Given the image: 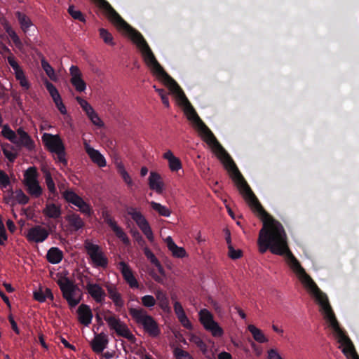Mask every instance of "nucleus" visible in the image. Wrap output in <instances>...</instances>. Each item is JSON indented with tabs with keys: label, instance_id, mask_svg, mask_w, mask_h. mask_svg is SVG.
Instances as JSON below:
<instances>
[{
	"label": "nucleus",
	"instance_id": "1",
	"mask_svg": "<svg viewBox=\"0 0 359 359\" xmlns=\"http://www.w3.org/2000/svg\"><path fill=\"white\" fill-rule=\"evenodd\" d=\"M240 194L252 210L257 214L263 222V226L259 232L257 239L259 252L264 254L269 250L274 255L285 256L291 269L297 275L302 283L315 298L317 304L320 305L325 319L333 330L338 342L343 346L342 353L346 357L351 356L353 359H359V355L356 353L352 341L346 334L345 331L340 327L327 295L319 289L290 250L287 235L281 223L276 220L264 209L250 186Z\"/></svg>",
	"mask_w": 359,
	"mask_h": 359
},
{
	"label": "nucleus",
	"instance_id": "2",
	"mask_svg": "<svg viewBox=\"0 0 359 359\" xmlns=\"http://www.w3.org/2000/svg\"><path fill=\"white\" fill-rule=\"evenodd\" d=\"M168 88L172 93L175 95L177 98L181 102V104L184 106V111L187 118L192 121L203 140L212 147L217 157L224 164L225 168L228 170L231 177L235 182L239 192L249 187L231 156L218 142L210 128L200 118L178 83L175 82Z\"/></svg>",
	"mask_w": 359,
	"mask_h": 359
},
{
	"label": "nucleus",
	"instance_id": "3",
	"mask_svg": "<svg viewBox=\"0 0 359 359\" xmlns=\"http://www.w3.org/2000/svg\"><path fill=\"white\" fill-rule=\"evenodd\" d=\"M168 88L172 93L175 95L177 98L181 102V104L184 106V111L187 118L192 121L203 140L212 147L217 157L224 164L225 168L228 170L231 177L235 182L239 192L249 187L231 156L218 142L210 128L200 118L178 83L175 82Z\"/></svg>",
	"mask_w": 359,
	"mask_h": 359
},
{
	"label": "nucleus",
	"instance_id": "4",
	"mask_svg": "<svg viewBox=\"0 0 359 359\" xmlns=\"http://www.w3.org/2000/svg\"><path fill=\"white\" fill-rule=\"evenodd\" d=\"M103 11L108 20L120 31L128 34L131 40L140 48L144 61L154 74L161 79L168 88L176 81L164 70L156 60L142 34L128 25L106 0H93Z\"/></svg>",
	"mask_w": 359,
	"mask_h": 359
},
{
	"label": "nucleus",
	"instance_id": "5",
	"mask_svg": "<svg viewBox=\"0 0 359 359\" xmlns=\"http://www.w3.org/2000/svg\"><path fill=\"white\" fill-rule=\"evenodd\" d=\"M129 313L138 324L143 326L144 330L152 337H158L161 330L154 318L147 313L142 309L130 308Z\"/></svg>",
	"mask_w": 359,
	"mask_h": 359
},
{
	"label": "nucleus",
	"instance_id": "6",
	"mask_svg": "<svg viewBox=\"0 0 359 359\" xmlns=\"http://www.w3.org/2000/svg\"><path fill=\"white\" fill-rule=\"evenodd\" d=\"M57 284L62 293V297L66 299L71 308L75 307L81 300V294L76 297L77 292H80L79 287L69 278L64 276L57 280Z\"/></svg>",
	"mask_w": 359,
	"mask_h": 359
},
{
	"label": "nucleus",
	"instance_id": "7",
	"mask_svg": "<svg viewBox=\"0 0 359 359\" xmlns=\"http://www.w3.org/2000/svg\"><path fill=\"white\" fill-rule=\"evenodd\" d=\"M38 171L35 166L27 168L24 173V184L29 195L39 198L43 194V189L38 181Z\"/></svg>",
	"mask_w": 359,
	"mask_h": 359
},
{
	"label": "nucleus",
	"instance_id": "8",
	"mask_svg": "<svg viewBox=\"0 0 359 359\" xmlns=\"http://www.w3.org/2000/svg\"><path fill=\"white\" fill-rule=\"evenodd\" d=\"M198 316L200 323L213 337H220L224 334L223 329L214 320L213 315L208 309H201Z\"/></svg>",
	"mask_w": 359,
	"mask_h": 359
},
{
	"label": "nucleus",
	"instance_id": "9",
	"mask_svg": "<svg viewBox=\"0 0 359 359\" xmlns=\"http://www.w3.org/2000/svg\"><path fill=\"white\" fill-rule=\"evenodd\" d=\"M85 249L95 266L106 268L108 266V259L98 245L86 241Z\"/></svg>",
	"mask_w": 359,
	"mask_h": 359
},
{
	"label": "nucleus",
	"instance_id": "10",
	"mask_svg": "<svg viewBox=\"0 0 359 359\" xmlns=\"http://www.w3.org/2000/svg\"><path fill=\"white\" fill-rule=\"evenodd\" d=\"M127 213L135 222L136 224L141 229L147 239L149 241H152L154 240L153 232L145 217L140 211H137L135 208L133 207H128L127 208Z\"/></svg>",
	"mask_w": 359,
	"mask_h": 359
},
{
	"label": "nucleus",
	"instance_id": "11",
	"mask_svg": "<svg viewBox=\"0 0 359 359\" xmlns=\"http://www.w3.org/2000/svg\"><path fill=\"white\" fill-rule=\"evenodd\" d=\"M102 217L106 223L114 232L115 235L125 245L130 244V239L124 232V231L117 224L115 219L111 217V213L107 210L102 211Z\"/></svg>",
	"mask_w": 359,
	"mask_h": 359
},
{
	"label": "nucleus",
	"instance_id": "12",
	"mask_svg": "<svg viewBox=\"0 0 359 359\" xmlns=\"http://www.w3.org/2000/svg\"><path fill=\"white\" fill-rule=\"evenodd\" d=\"M107 313L104 316V319L107 323L110 330L114 331L118 336L122 337L128 329V325L121 321L118 317L113 314L111 311L108 310Z\"/></svg>",
	"mask_w": 359,
	"mask_h": 359
},
{
	"label": "nucleus",
	"instance_id": "13",
	"mask_svg": "<svg viewBox=\"0 0 359 359\" xmlns=\"http://www.w3.org/2000/svg\"><path fill=\"white\" fill-rule=\"evenodd\" d=\"M44 145L51 153L62 152L65 149L62 139L58 135L44 133L42 136Z\"/></svg>",
	"mask_w": 359,
	"mask_h": 359
},
{
	"label": "nucleus",
	"instance_id": "14",
	"mask_svg": "<svg viewBox=\"0 0 359 359\" xmlns=\"http://www.w3.org/2000/svg\"><path fill=\"white\" fill-rule=\"evenodd\" d=\"M16 133L17 137L14 142L16 146L24 147L29 151H32L35 149L34 141L22 127L18 128Z\"/></svg>",
	"mask_w": 359,
	"mask_h": 359
},
{
	"label": "nucleus",
	"instance_id": "15",
	"mask_svg": "<svg viewBox=\"0 0 359 359\" xmlns=\"http://www.w3.org/2000/svg\"><path fill=\"white\" fill-rule=\"evenodd\" d=\"M49 235L47 229L40 225H36L30 228L26 235L27 239L30 242H43Z\"/></svg>",
	"mask_w": 359,
	"mask_h": 359
},
{
	"label": "nucleus",
	"instance_id": "16",
	"mask_svg": "<svg viewBox=\"0 0 359 359\" xmlns=\"http://www.w3.org/2000/svg\"><path fill=\"white\" fill-rule=\"evenodd\" d=\"M118 265V269L123 276V278L129 286L131 288H138L139 283L130 266L123 261L120 262Z\"/></svg>",
	"mask_w": 359,
	"mask_h": 359
},
{
	"label": "nucleus",
	"instance_id": "17",
	"mask_svg": "<svg viewBox=\"0 0 359 359\" xmlns=\"http://www.w3.org/2000/svg\"><path fill=\"white\" fill-rule=\"evenodd\" d=\"M109 343L107 335L104 332L96 334L90 343L92 350L97 353H102Z\"/></svg>",
	"mask_w": 359,
	"mask_h": 359
},
{
	"label": "nucleus",
	"instance_id": "18",
	"mask_svg": "<svg viewBox=\"0 0 359 359\" xmlns=\"http://www.w3.org/2000/svg\"><path fill=\"white\" fill-rule=\"evenodd\" d=\"M86 288L92 297V298L97 303H102L106 296L104 290L97 283H88Z\"/></svg>",
	"mask_w": 359,
	"mask_h": 359
},
{
	"label": "nucleus",
	"instance_id": "19",
	"mask_svg": "<svg viewBox=\"0 0 359 359\" xmlns=\"http://www.w3.org/2000/svg\"><path fill=\"white\" fill-rule=\"evenodd\" d=\"M85 150L94 163L100 168L106 166V160L98 150L90 147L88 143H85Z\"/></svg>",
	"mask_w": 359,
	"mask_h": 359
},
{
	"label": "nucleus",
	"instance_id": "20",
	"mask_svg": "<svg viewBox=\"0 0 359 359\" xmlns=\"http://www.w3.org/2000/svg\"><path fill=\"white\" fill-rule=\"evenodd\" d=\"M77 313L79 315V321L81 324L88 326L91 323L93 316L88 305L84 304H81L78 308Z\"/></svg>",
	"mask_w": 359,
	"mask_h": 359
},
{
	"label": "nucleus",
	"instance_id": "21",
	"mask_svg": "<svg viewBox=\"0 0 359 359\" xmlns=\"http://www.w3.org/2000/svg\"><path fill=\"white\" fill-rule=\"evenodd\" d=\"M149 185L151 189L154 190L158 194L163 191V182L159 174L155 172H151L149 177Z\"/></svg>",
	"mask_w": 359,
	"mask_h": 359
},
{
	"label": "nucleus",
	"instance_id": "22",
	"mask_svg": "<svg viewBox=\"0 0 359 359\" xmlns=\"http://www.w3.org/2000/svg\"><path fill=\"white\" fill-rule=\"evenodd\" d=\"M107 290L109 294V297L113 301L117 309H121L124 305V301L122 299L121 294L117 291L114 285L107 286Z\"/></svg>",
	"mask_w": 359,
	"mask_h": 359
},
{
	"label": "nucleus",
	"instance_id": "23",
	"mask_svg": "<svg viewBox=\"0 0 359 359\" xmlns=\"http://www.w3.org/2000/svg\"><path fill=\"white\" fill-rule=\"evenodd\" d=\"M66 219L72 230L74 231H77L79 229H83L85 226V223L83 219L76 213L69 214L67 215Z\"/></svg>",
	"mask_w": 359,
	"mask_h": 359
},
{
	"label": "nucleus",
	"instance_id": "24",
	"mask_svg": "<svg viewBox=\"0 0 359 359\" xmlns=\"http://www.w3.org/2000/svg\"><path fill=\"white\" fill-rule=\"evenodd\" d=\"M63 258V252L57 247L50 248L46 254V259L48 262L56 264L60 263Z\"/></svg>",
	"mask_w": 359,
	"mask_h": 359
},
{
	"label": "nucleus",
	"instance_id": "25",
	"mask_svg": "<svg viewBox=\"0 0 359 359\" xmlns=\"http://www.w3.org/2000/svg\"><path fill=\"white\" fill-rule=\"evenodd\" d=\"M166 243L168 248L172 252V255L174 257L177 258H182L186 256L185 250L182 247L177 246L170 236H168L166 238Z\"/></svg>",
	"mask_w": 359,
	"mask_h": 359
},
{
	"label": "nucleus",
	"instance_id": "26",
	"mask_svg": "<svg viewBox=\"0 0 359 359\" xmlns=\"http://www.w3.org/2000/svg\"><path fill=\"white\" fill-rule=\"evenodd\" d=\"M43 214L49 218L57 219L60 217L62 215L60 206L55 203L46 204L45 208L43 210Z\"/></svg>",
	"mask_w": 359,
	"mask_h": 359
},
{
	"label": "nucleus",
	"instance_id": "27",
	"mask_svg": "<svg viewBox=\"0 0 359 359\" xmlns=\"http://www.w3.org/2000/svg\"><path fill=\"white\" fill-rule=\"evenodd\" d=\"M155 295L156 300L158 302L159 306L164 311H170V306H169V299L168 297L163 290L158 289L156 290L155 292Z\"/></svg>",
	"mask_w": 359,
	"mask_h": 359
},
{
	"label": "nucleus",
	"instance_id": "28",
	"mask_svg": "<svg viewBox=\"0 0 359 359\" xmlns=\"http://www.w3.org/2000/svg\"><path fill=\"white\" fill-rule=\"evenodd\" d=\"M15 15L18 18L21 29L24 33H27L29 28L33 25L31 19L20 11H16Z\"/></svg>",
	"mask_w": 359,
	"mask_h": 359
},
{
	"label": "nucleus",
	"instance_id": "29",
	"mask_svg": "<svg viewBox=\"0 0 359 359\" xmlns=\"http://www.w3.org/2000/svg\"><path fill=\"white\" fill-rule=\"evenodd\" d=\"M248 330L252 334L253 339L258 343H265L268 341V339L266 337L263 332L255 325H249L248 326Z\"/></svg>",
	"mask_w": 359,
	"mask_h": 359
},
{
	"label": "nucleus",
	"instance_id": "30",
	"mask_svg": "<svg viewBox=\"0 0 359 359\" xmlns=\"http://www.w3.org/2000/svg\"><path fill=\"white\" fill-rule=\"evenodd\" d=\"M43 175H44V179H45V183L47 186V189L50 194H53V196L56 195L57 194L56 187L55 184V182L53 180L51 173L49 170L46 169L42 170Z\"/></svg>",
	"mask_w": 359,
	"mask_h": 359
},
{
	"label": "nucleus",
	"instance_id": "31",
	"mask_svg": "<svg viewBox=\"0 0 359 359\" xmlns=\"http://www.w3.org/2000/svg\"><path fill=\"white\" fill-rule=\"evenodd\" d=\"M3 49L6 53H8L9 54V55L7 57V61H8V64L10 65V66L14 70L15 73L22 69L20 67L18 62L15 60V56L11 53V50L6 46H4Z\"/></svg>",
	"mask_w": 359,
	"mask_h": 359
},
{
	"label": "nucleus",
	"instance_id": "32",
	"mask_svg": "<svg viewBox=\"0 0 359 359\" xmlns=\"http://www.w3.org/2000/svg\"><path fill=\"white\" fill-rule=\"evenodd\" d=\"M63 197L66 201L76 205L81 200V197L72 190H67L63 193Z\"/></svg>",
	"mask_w": 359,
	"mask_h": 359
},
{
	"label": "nucleus",
	"instance_id": "33",
	"mask_svg": "<svg viewBox=\"0 0 359 359\" xmlns=\"http://www.w3.org/2000/svg\"><path fill=\"white\" fill-rule=\"evenodd\" d=\"M1 134L5 138L14 144L16 140L17 133L11 130L8 124H5L2 126Z\"/></svg>",
	"mask_w": 359,
	"mask_h": 359
},
{
	"label": "nucleus",
	"instance_id": "34",
	"mask_svg": "<svg viewBox=\"0 0 359 359\" xmlns=\"http://www.w3.org/2000/svg\"><path fill=\"white\" fill-rule=\"evenodd\" d=\"M11 195H14V198L21 205H25L29 201V197L20 189L15 190V191L11 190Z\"/></svg>",
	"mask_w": 359,
	"mask_h": 359
},
{
	"label": "nucleus",
	"instance_id": "35",
	"mask_svg": "<svg viewBox=\"0 0 359 359\" xmlns=\"http://www.w3.org/2000/svg\"><path fill=\"white\" fill-rule=\"evenodd\" d=\"M150 204H151V206L153 208V210L158 212V213L160 215L163 216V217H169L170 216V211L167 207H165L158 203L154 202V201H151Z\"/></svg>",
	"mask_w": 359,
	"mask_h": 359
},
{
	"label": "nucleus",
	"instance_id": "36",
	"mask_svg": "<svg viewBox=\"0 0 359 359\" xmlns=\"http://www.w3.org/2000/svg\"><path fill=\"white\" fill-rule=\"evenodd\" d=\"M16 79L19 81L20 85L26 90L30 87L29 83L27 81L22 69L15 73Z\"/></svg>",
	"mask_w": 359,
	"mask_h": 359
},
{
	"label": "nucleus",
	"instance_id": "37",
	"mask_svg": "<svg viewBox=\"0 0 359 359\" xmlns=\"http://www.w3.org/2000/svg\"><path fill=\"white\" fill-rule=\"evenodd\" d=\"M100 36L104 41V42L107 44H109L111 46L114 45V43L113 41V36L112 34L109 32L106 29L104 28H100L99 29Z\"/></svg>",
	"mask_w": 359,
	"mask_h": 359
},
{
	"label": "nucleus",
	"instance_id": "38",
	"mask_svg": "<svg viewBox=\"0 0 359 359\" xmlns=\"http://www.w3.org/2000/svg\"><path fill=\"white\" fill-rule=\"evenodd\" d=\"M41 67L47 76L51 79L55 80V74L53 68L50 65V64L45 60H41Z\"/></svg>",
	"mask_w": 359,
	"mask_h": 359
},
{
	"label": "nucleus",
	"instance_id": "39",
	"mask_svg": "<svg viewBox=\"0 0 359 359\" xmlns=\"http://www.w3.org/2000/svg\"><path fill=\"white\" fill-rule=\"evenodd\" d=\"M76 206L79 208V210L82 213L88 216H90L93 213L90 205L87 203L83 198H81V200L76 205Z\"/></svg>",
	"mask_w": 359,
	"mask_h": 359
},
{
	"label": "nucleus",
	"instance_id": "40",
	"mask_svg": "<svg viewBox=\"0 0 359 359\" xmlns=\"http://www.w3.org/2000/svg\"><path fill=\"white\" fill-rule=\"evenodd\" d=\"M71 83L79 92H83L86 90V84L81 77L72 78Z\"/></svg>",
	"mask_w": 359,
	"mask_h": 359
},
{
	"label": "nucleus",
	"instance_id": "41",
	"mask_svg": "<svg viewBox=\"0 0 359 359\" xmlns=\"http://www.w3.org/2000/svg\"><path fill=\"white\" fill-rule=\"evenodd\" d=\"M13 147H11L9 144H7L6 147H2V151L6 156V158L11 163L14 162L16 159L18 154L11 151V149H13Z\"/></svg>",
	"mask_w": 359,
	"mask_h": 359
},
{
	"label": "nucleus",
	"instance_id": "42",
	"mask_svg": "<svg viewBox=\"0 0 359 359\" xmlns=\"http://www.w3.org/2000/svg\"><path fill=\"white\" fill-rule=\"evenodd\" d=\"M68 13L74 19L78 20L82 22H86L83 14L80 11H75L73 5L69 6Z\"/></svg>",
	"mask_w": 359,
	"mask_h": 359
},
{
	"label": "nucleus",
	"instance_id": "43",
	"mask_svg": "<svg viewBox=\"0 0 359 359\" xmlns=\"http://www.w3.org/2000/svg\"><path fill=\"white\" fill-rule=\"evenodd\" d=\"M45 86L53 100L55 98H60V95L57 88H55V86L52 83L49 82L48 81H46L45 82Z\"/></svg>",
	"mask_w": 359,
	"mask_h": 359
},
{
	"label": "nucleus",
	"instance_id": "44",
	"mask_svg": "<svg viewBox=\"0 0 359 359\" xmlns=\"http://www.w3.org/2000/svg\"><path fill=\"white\" fill-rule=\"evenodd\" d=\"M143 250L145 257L152 264H159L158 259L156 258L155 255L151 251V250L149 248L145 247Z\"/></svg>",
	"mask_w": 359,
	"mask_h": 359
},
{
	"label": "nucleus",
	"instance_id": "45",
	"mask_svg": "<svg viewBox=\"0 0 359 359\" xmlns=\"http://www.w3.org/2000/svg\"><path fill=\"white\" fill-rule=\"evenodd\" d=\"M142 304L146 307H152L156 304V299L151 295H144L141 298Z\"/></svg>",
	"mask_w": 359,
	"mask_h": 359
},
{
	"label": "nucleus",
	"instance_id": "46",
	"mask_svg": "<svg viewBox=\"0 0 359 359\" xmlns=\"http://www.w3.org/2000/svg\"><path fill=\"white\" fill-rule=\"evenodd\" d=\"M168 163L169 168L172 171H178L182 168V163L177 157L172 158Z\"/></svg>",
	"mask_w": 359,
	"mask_h": 359
},
{
	"label": "nucleus",
	"instance_id": "47",
	"mask_svg": "<svg viewBox=\"0 0 359 359\" xmlns=\"http://www.w3.org/2000/svg\"><path fill=\"white\" fill-rule=\"evenodd\" d=\"M88 117L89 118V119L91 121V122L94 125L99 126V127H102L103 126V122L99 117L98 114L95 111V110L93 111L92 114L90 113V114H88Z\"/></svg>",
	"mask_w": 359,
	"mask_h": 359
},
{
	"label": "nucleus",
	"instance_id": "48",
	"mask_svg": "<svg viewBox=\"0 0 359 359\" xmlns=\"http://www.w3.org/2000/svg\"><path fill=\"white\" fill-rule=\"evenodd\" d=\"M118 172L120 175H121L123 180L124 182L128 185L131 186L133 184L132 180L129 174L127 172V171L125 170V168L123 166H120L118 168Z\"/></svg>",
	"mask_w": 359,
	"mask_h": 359
},
{
	"label": "nucleus",
	"instance_id": "49",
	"mask_svg": "<svg viewBox=\"0 0 359 359\" xmlns=\"http://www.w3.org/2000/svg\"><path fill=\"white\" fill-rule=\"evenodd\" d=\"M10 184V179L8 175L0 169V186L6 188Z\"/></svg>",
	"mask_w": 359,
	"mask_h": 359
},
{
	"label": "nucleus",
	"instance_id": "50",
	"mask_svg": "<svg viewBox=\"0 0 359 359\" xmlns=\"http://www.w3.org/2000/svg\"><path fill=\"white\" fill-rule=\"evenodd\" d=\"M229 256L233 259H236L240 258L242 256V251L241 250H235L231 245H229Z\"/></svg>",
	"mask_w": 359,
	"mask_h": 359
},
{
	"label": "nucleus",
	"instance_id": "51",
	"mask_svg": "<svg viewBox=\"0 0 359 359\" xmlns=\"http://www.w3.org/2000/svg\"><path fill=\"white\" fill-rule=\"evenodd\" d=\"M193 341L203 353L207 351V345L200 337H194L193 338Z\"/></svg>",
	"mask_w": 359,
	"mask_h": 359
},
{
	"label": "nucleus",
	"instance_id": "52",
	"mask_svg": "<svg viewBox=\"0 0 359 359\" xmlns=\"http://www.w3.org/2000/svg\"><path fill=\"white\" fill-rule=\"evenodd\" d=\"M53 100L54 103L55 104V106L57 107V109L60 111V112L62 114H67V109L62 102L61 96H60L59 99L55 98Z\"/></svg>",
	"mask_w": 359,
	"mask_h": 359
},
{
	"label": "nucleus",
	"instance_id": "53",
	"mask_svg": "<svg viewBox=\"0 0 359 359\" xmlns=\"http://www.w3.org/2000/svg\"><path fill=\"white\" fill-rule=\"evenodd\" d=\"M8 34L11 37L13 43L15 44V46L18 48H20L22 46V42L16 32L14 30H13L12 32H10V33H8Z\"/></svg>",
	"mask_w": 359,
	"mask_h": 359
},
{
	"label": "nucleus",
	"instance_id": "54",
	"mask_svg": "<svg viewBox=\"0 0 359 359\" xmlns=\"http://www.w3.org/2000/svg\"><path fill=\"white\" fill-rule=\"evenodd\" d=\"M34 298L39 302H44L46 301L44 292L41 289L34 292Z\"/></svg>",
	"mask_w": 359,
	"mask_h": 359
},
{
	"label": "nucleus",
	"instance_id": "55",
	"mask_svg": "<svg viewBox=\"0 0 359 359\" xmlns=\"http://www.w3.org/2000/svg\"><path fill=\"white\" fill-rule=\"evenodd\" d=\"M122 337L127 339L132 344H135L136 342V337L132 334L129 328L124 332Z\"/></svg>",
	"mask_w": 359,
	"mask_h": 359
},
{
	"label": "nucleus",
	"instance_id": "56",
	"mask_svg": "<svg viewBox=\"0 0 359 359\" xmlns=\"http://www.w3.org/2000/svg\"><path fill=\"white\" fill-rule=\"evenodd\" d=\"M69 71L72 75V78L81 77V73L77 66L72 65L70 67Z\"/></svg>",
	"mask_w": 359,
	"mask_h": 359
},
{
	"label": "nucleus",
	"instance_id": "57",
	"mask_svg": "<svg viewBox=\"0 0 359 359\" xmlns=\"http://www.w3.org/2000/svg\"><path fill=\"white\" fill-rule=\"evenodd\" d=\"M268 359H283L276 349L271 348L268 351Z\"/></svg>",
	"mask_w": 359,
	"mask_h": 359
},
{
	"label": "nucleus",
	"instance_id": "58",
	"mask_svg": "<svg viewBox=\"0 0 359 359\" xmlns=\"http://www.w3.org/2000/svg\"><path fill=\"white\" fill-rule=\"evenodd\" d=\"M8 320L11 323V328L13 329V330L16 333V334H19L20 333V330L18 327V325L16 323V322L15 321L13 317L10 315L8 316Z\"/></svg>",
	"mask_w": 359,
	"mask_h": 359
},
{
	"label": "nucleus",
	"instance_id": "59",
	"mask_svg": "<svg viewBox=\"0 0 359 359\" xmlns=\"http://www.w3.org/2000/svg\"><path fill=\"white\" fill-rule=\"evenodd\" d=\"M56 154L57 155L58 161L60 162H61L64 165H67V160L65 158V155H66L65 149L62 150V151L61 153L60 152L56 153Z\"/></svg>",
	"mask_w": 359,
	"mask_h": 359
},
{
	"label": "nucleus",
	"instance_id": "60",
	"mask_svg": "<svg viewBox=\"0 0 359 359\" xmlns=\"http://www.w3.org/2000/svg\"><path fill=\"white\" fill-rule=\"evenodd\" d=\"M181 324L182 325V326L188 330H191L192 329V325L191 323V322L189 321V320L188 319L187 316H186L185 318H184L183 319H181L179 320Z\"/></svg>",
	"mask_w": 359,
	"mask_h": 359
},
{
	"label": "nucleus",
	"instance_id": "61",
	"mask_svg": "<svg viewBox=\"0 0 359 359\" xmlns=\"http://www.w3.org/2000/svg\"><path fill=\"white\" fill-rule=\"evenodd\" d=\"M174 311L175 314H177L179 313H182L184 311V309L182 306V304L179 302H175L174 303Z\"/></svg>",
	"mask_w": 359,
	"mask_h": 359
},
{
	"label": "nucleus",
	"instance_id": "62",
	"mask_svg": "<svg viewBox=\"0 0 359 359\" xmlns=\"http://www.w3.org/2000/svg\"><path fill=\"white\" fill-rule=\"evenodd\" d=\"M6 225H7L8 230L11 233H13L15 231L16 227H15L14 222L12 220L8 219L6 222Z\"/></svg>",
	"mask_w": 359,
	"mask_h": 359
},
{
	"label": "nucleus",
	"instance_id": "63",
	"mask_svg": "<svg viewBox=\"0 0 359 359\" xmlns=\"http://www.w3.org/2000/svg\"><path fill=\"white\" fill-rule=\"evenodd\" d=\"M43 292H44V296L46 297V299H50L52 301L53 300L54 296H53V294L50 288L46 287Z\"/></svg>",
	"mask_w": 359,
	"mask_h": 359
},
{
	"label": "nucleus",
	"instance_id": "64",
	"mask_svg": "<svg viewBox=\"0 0 359 359\" xmlns=\"http://www.w3.org/2000/svg\"><path fill=\"white\" fill-rule=\"evenodd\" d=\"M218 359H232V356L229 353L223 351L218 355Z\"/></svg>",
	"mask_w": 359,
	"mask_h": 359
}]
</instances>
